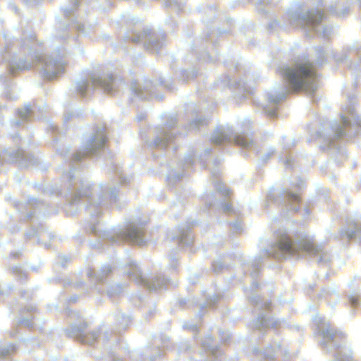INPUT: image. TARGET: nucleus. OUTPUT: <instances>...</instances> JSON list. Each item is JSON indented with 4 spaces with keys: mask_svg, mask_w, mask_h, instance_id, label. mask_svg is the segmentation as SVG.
I'll return each mask as SVG.
<instances>
[{
    "mask_svg": "<svg viewBox=\"0 0 361 361\" xmlns=\"http://www.w3.org/2000/svg\"><path fill=\"white\" fill-rule=\"evenodd\" d=\"M215 142H216V143H221V141H218V140H215Z\"/></svg>",
    "mask_w": 361,
    "mask_h": 361,
    "instance_id": "6",
    "label": "nucleus"
},
{
    "mask_svg": "<svg viewBox=\"0 0 361 361\" xmlns=\"http://www.w3.org/2000/svg\"><path fill=\"white\" fill-rule=\"evenodd\" d=\"M235 142L240 146H245L246 145V140L245 138L241 137L240 135H238L235 137Z\"/></svg>",
    "mask_w": 361,
    "mask_h": 361,
    "instance_id": "5",
    "label": "nucleus"
},
{
    "mask_svg": "<svg viewBox=\"0 0 361 361\" xmlns=\"http://www.w3.org/2000/svg\"><path fill=\"white\" fill-rule=\"evenodd\" d=\"M322 18L323 13L321 11H311L306 14L304 20L307 24L314 25L321 22Z\"/></svg>",
    "mask_w": 361,
    "mask_h": 361,
    "instance_id": "3",
    "label": "nucleus"
},
{
    "mask_svg": "<svg viewBox=\"0 0 361 361\" xmlns=\"http://www.w3.org/2000/svg\"><path fill=\"white\" fill-rule=\"evenodd\" d=\"M280 74L291 85L294 91L306 89L316 78V71L313 64L307 60H298L291 68L280 69Z\"/></svg>",
    "mask_w": 361,
    "mask_h": 361,
    "instance_id": "1",
    "label": "nucleus"
},
{
    "mask_svg": "<svg viewBox=\"0 0 361 361\" xmlns=\"http://www.w3.org/2000/svg\"><path fill=\"white\" fill-rule=\"evenodd\" d=\"M279 249L282 252L293 255L298 252L300 250H303L307 252H312L314 250V246L312 242L303 240L299 243L298 248L295 247L290 238L286 235H282L278 243Z\"/></svg>",
    "mask_w": 361,
    "mask_h": 361,
    "instance_id": "2",
    "label": "nucleus"
},
{
    "mask_svg": "<svg viewBox=\"0 0 361 361\" xmlns=\"http://www.w3.org/2000/svg\"><path fill=\"white\" fill-rule=\"evenodd\" d=\"M288 200L293 202H298L300 200V197L298 194L288 193Z\"/></svg>",
    "mask_w": 361,
    "mask_h": 361,
    "instance_id": "4",
    "label": "nucleus"
}]
</instances>
